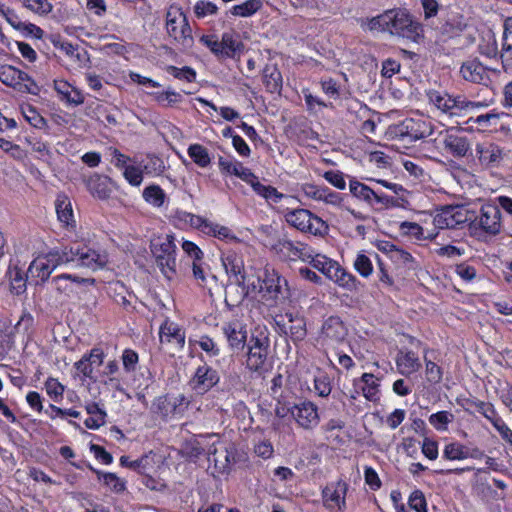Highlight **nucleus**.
Instances as JSON below:
<instances>
[{
  "instance_id": "obj_1",
  "label": "nucleus",
  "mask_w": 512,
  "mask_h": 512,
  "mask_svg": "<svg viewBox=\"0 0 512 512\" xmlns=\"http://www.w3.org/2000/svg\"><path fill=\"white\" fill-rule=\"evenodd\" d=\"M106 263L105 254L87 245L73 243L61 248L56 247L47 254L37 257L29 265L28 272L32 276L46 281L51 273L62 264H71L73 267H83L95 271L103 268Z\"/></svg>"
},
{
  "instance_id": "obj_2",
  "label": "nucleus",
  "mask_w": 512,
  "mask_h": 512,
  "mask_svg": "<svg viewBox=\"0 0 512 512\" xmlns=\"http://www.w3.org/2000/svg\"><path fill=\"white\" fill-rule=\"evenodd\" d=\"M367 27L370 31L388 32L393 36L407 38L418 42L423 38L422 24L406 9H390L384 13L367 20Z\"/></svg>"
},
{
  "instance_id": "obj_3",
  "label": "nucleus",
  "mask_w": 512,
  "mask_h": 512,
  "mask_svg": "<svg viewBox=\"0 0 512 512\" xmlns=\"http://www.w3.org/2000/svg\"><path fill=\"white\" fill-rule=\"evenodd\" d=\"M468 229L472 237L483 242L500 235L504 230L500 207L495 202L482 204L475 217L469 222Z\"/></svg>"
},
{
  "instance_id": "obj_4",
  "label": "nucleus",
  "mask_w": 512,
  "mask_h": 512,
  "mask_svg": "<svg viewBox=\"0 0 512 512\" xmlns=\"http://www.w3.org/2000/svg\"><path fill=\"white\" fill-rule=\"evenodd\" d=\"M426 96L430 104L449 116H457L462 111H471L484 106L482 102L469 101L464 96H451L447 92L434 89L428 90Z\"/></svg>"
},
{
  "instance_id": "obj_5",
  "label": "nucleus",
  "mask_w": 512,
  "mask_h": 512,
  "mask_svg": "<svg viewBox=\"0 0 512 512\" xmlns=\"http://www.w3.org/2000/svg\"><path fill=\"white\" fill-rule=\"evenodd\" d=\"M151 252L162 274L171 280L176 276V245L171 235L158 237L151 242Z\"/></svg>"
},
{
  "instance_id": "obj_6",
  "label": "nucleus",
  "mask_w": 512,
  "mask_h": 512,
  "mask_svg": "<svg viewBox=\"0 0 512 512\" xmlns=\"http://www.w3.org/2000/svg\"><path fill=\"white\" fill-rule=\"evenodd\" d=\"M306 263H309L314 269H317L341 287L347 289L355 287V277L351 273L346 272L336 261L323 254L315 253L312 250L310 258Z\"/></svg>"
},
{
  "instance_id": "obj_7",
  "label": "nucleus",
  "mask_w": 512,
  "mask_h": 512,
  "mask_svg": "<svg viewBox=\"0 0 512 512\" xmlns=\"http://www.w3.org/2000/svg\"><path fill=\"white\" fill-rule=\"evenodd\" d=\"M433 133V125L430 121L421 118H406L400 123L389 126L388 134L398 140L415 142L426 138Z\"/></svg>"
},
{
  "instance_id": "obj_8",
  "label": "nucleus",
  "mask_w": 512,
  "mask_h": 512,
  "mask_svg": "<svg viewBox=\"0 0 512 512\" xmlns=\"http://www.w3.org/2000/svg\"><path fill=\"white\" fill-rule=\"evenodd\" d=\"M221 261L226 270V273L230 277H234V284L236 285V290L238 292L236 296H233L231 292L227 291L225 301L227 304H229V301L232 302V305L240 304L245 299L249 292V288H245L243 261L234 252H229L226 255L222 256Z\"/></svg>"
},
{
  "instance_id": "obj_9",
  "label": "nucleus",
  "mask_w": 512,
  "mask_h": 512,
  "mask_svg": "<svg viewBox=\"0 0 512 512\" xmlns=\"http://www.w3.org/2000/svg\"><path fill=\"white\" fill-rule=\"evenodd\" d=\"M284 216L288 224L301 232L310 233L315 236L327 233V224L307 209L287 210Z\"/></svg>"
},
{
  "instance_id": "obj_10",
  "label": "nucleus",
  "mask_w": 512,
  "mask_h": 512,
  "mask_svg": "<svg viewBox=\"0 0 512 512\" xmlns=\"http://www.w3.org/2000/svg\"><path fill=\"white\" fill-rule=\"evenodd\" d=\"M167 33L177 43L188 48L193 43L192 30L186 15L179 9H171L167 12Z\"/></svg>"
},
{
  "instance_id": "obj_11",
  "label": "nucleus",
  "mask_w": 512,
  "mask_h": 512,
  "mask_svg": "<svg viewBox=\"0 0 512 512\" xmlns=\"http://www.w3.org/2000/svg\"><path fill=\"white\" fill-rule=\"evenodd\" d=\"M348 330L343 321L337 316L326 319L318 337V343L325 349H336L345 342Z\"/></svg>"
},
{
  "instance_id": "obj_12",
  "label": "nucleus",
  "mask_w": 512,
  "mask_h": 512,
  "mask_svg": "<svg viewBox=\"0 0 512 512\" xmlns=\"http://www.w3.org/2000/svg\"><path fill=\"white\" fill-rule=\"evenodd\" d=\"M349 190L355 199L365 203L369 207L380 205L381 208H387L394 204L393 197L378 192L355 178L349 181Z\"/></svg>"
},
{
  "instance_id": "obj_13",
  "label": "nucleus",
  "mask_w": 512,
  "mask_h": 512,
  "mask_svg": "<svg viewBox=\"0 0 512 512\" xmlns=\"http://www.w3.org/2000/svg\"><path fill=\"white\" fill-rule=\"evenodd\" d=\"M0 81L4 85L12 87L19 92L30 94H37L38 92V86L30 76L11 65H3L0 67Z\"/></svg>"
},
{
  "instance_id": "obj_14",
  "label": "nucleus",
  "mask_w": 512,
  "mask_h": 512,
  "mask_svg": "<svg viewBox=\"0 0 512 512\" xmlns=\"http://www.w3.org/2000/svg\"><path fill=\"white\" fill-rule=\"evenodd\" d=\"M272 250L285 261L307 262L310 258L312 248L305 243L292 241L286 237L279 238L273 245Z\"/></svg>"
},
{
  "instance_id": "obj_15",
  "label": "nucleus",
  "mask_w": 512,
  "mask_h": 512,
  "mask_svg": "<svg viewBox=\"0 0 512 512\" xmlns=\"http://www.w3.org/2000/svg\"><path fill=\"white\" fill-rule=\"evenodd\" d=\"M251 343L246 360L247 368L250 371L262 374L270 368L267 361L269 341L266 337H253Z\"/></svg>"
},
{
  "instance_id": "obj_16",
  "label": "nucleus",
  "mask_w": 512,
  "mask_h": 512,
  "mask_svg": "<svg viewBox=\"0 0 512 512\" xmlns=\"http://www.w3.org/2000/svg\"><path fill=\"white\" fill-rule=\"evenodd\" d=\"M208 461L214 464L216 473H229L235 462L234 447L220 441L213 442L208 448Z\"/></svg>"
},
{
  "instance_id": "obj_17",
  "label": "nucleus",
  "mask_w": 512,
  "mask_h": 512,
  "mask_svg": "<svg viewBox=\"0 0 512 512\" xmlns=\"http://www.w3.org/2000/svg\"><path fill=\"white\" fill-rule=\"evenodd\" d=\"M461 132L455 127L440 132L444 149L456 158L466 157L471 152V143Z\"/></svg>"
},
{
  "instance_id": "obj_18",
  "label": "nucleus",
  "mask_w": 512,
  "mask_h": 512,
  "mask_svg": "<svg viewBox=\"0 0 512 512\" xmlns=\"http://www.w3.org/2000/svg\"><path fill=\"white\" fill-rule=\"evenodd\" d=\"M275 324L279 333L289 336L294 343L302 341L307 335L305 319L297 314L280 315L275 319Z\"/></svg>"
},
{
  "instance_id": "obj_19",
  "label": "nucleus",
  "mask_w": 512,
  "mask_h": 512,
  "mask_svg": "<svg viewBox=\"0 0 512 512\" xmlns=\"http://www.w3.org/2000/svg\"><path fill=\"white\" fill-rule=\"evenodd\" d=\"M467 220V213L463 207L445 206L434 216L433 223L438 229H455Z\"/></svg>"
},
{
  "instance_id": "obj_20",
  "label": "nucleus",
  "mask_w": 512,
  "mask_h": 512,
  "mask_svg": "<svg viewBox=\"0 0 512 512\" xmlns=\"http://www.w3.org/2000/svg\"><path fill=\"white\" fill-rule=\"evenodd\" d=\"M219 380L218 372L204 363L196 369L194 376L190 380V386L197 393L203 394L213 388Z\"/></svg>"
},
{
  "instance_id": "obj_21",
  "label": "nucleus",
  "mask_w": 512,
  "mask_h": 512,
  "mask_svg": "<svg viewBox=\"0 0 512 512\" xmlns=\"http://www.w3.org/2000/svg\"><path fill=\"white\" fill-rule=\"evenodd\" d=\"M291 415L298 425L304 429H312L319 423L318 408L310 401L295 404L291 408Z\"/></svg>"
},
{
  "instance_id": "obj_22",
  "label": "nucleus",
  "mask_w": 512,
  "mask_h": 512,
  "mask_svg": "<svg viewBox=\"0 0 512 512\" xmlns=\"http://www.w3.org/2000/svg\"><path fill=\"white\" fill-rule=\"evenodd\" d=\"M222 332L231 349L242 350L244 348L247 339V330L245 324L240 320L234 319L224 323Z\"/></svg>"
},
{
  "instance_id": "obj_23",
  "label": "nucleus",
  "mask_w": 512,
  "mask_h": 512,
  "mask_svg": "<svg viewBox=\"0 0 512 512\" xmlns=\"http://www.w3.org/2000/svg\"><path fill=\"white\" fill-rule=\"evenodd\" d=\"M476 153L480 163L488 167L500 166L506 156L504 149L494 143L477 144Z\"/></svg>"
},
{
  "instance_id": "obj_24",
  "label": "nucleus",
  "mask_w": 512,
  "mask_h": 512,
  "mask_svg": "<svg viewBox=\"0 0 512 512\" xmlns=\"http://www.w3.org/2000/svg\"><path fill=\"white\" fill-rule=\"evenodd\" d=\"M347 485L344 482H338L335 485H328L323 490L324 505L330 509H339L345 506V495Z\"/></svg>"
},
{
  "instance_id": "obj_25",
  "label": "nucleus",
  "mask_w": 512,
  "mask_h": 512,
  "mask_svg": "<svg viewBox=\"0 0 512 512\" xmlns=\"http://www.w3.org/2000/svg\"><path fill=\"white\" fill-rule=\"evenodd\" d=\"M184 401L185 398L183 395L173 398L159 396L153 401L151 411L162 418H168L177 412L178 407H180Z\"/></svg>"
},
{
  "instance_id": "obj_26",
  "label": "nucleus",
  "mask_w": 512,
  "mask_h": 512,
  "mask_svg": "<svg viewBox=\"0 0 512 512\" xmlns=\"http://www.w3.org/2000/svg\"><path fill=\"white\" fill-rule=\"evenodd\" d=\"M460 74L464 80L477 84L485 83L489 79L486 68L476 59L465 61L460 68Z\"/></svg>"
},
{
  "instance_id": "obj_27",
  "label": "nucleus",
  "mask_w": 512,
  "mask_h": 512,
  "mask_svg": "<svg viewBox=\"0 0 512 512\" xmlns=\"http://www.w3.org/2000/svg\"><path fill=\"white\" fill-rule=\"evenodd\" d=\"M95 282L94 279L78 277L71 274H61L52 279V284L55 289L66 296H70L74 293V285L80 284H93Z\"/></svg>"
},
{
  "instance_id": "obj_28",
  "label": "nucleus",
  "mask_w": 512,
  "mask_h": 512,
  "mask_svg": "<svg viewBox=\"0 0 512 512\" xmlns=\"http://www.w3.org/2000/svg\"><path fill=\"white\" fill-rule=\"evenodd\" d=\"M109 178L99 174H93L85 180V184L89 192L99 199H106L110 195L108 187Z\"/></svg>"
},
{
  "instance_id": "obj_29",
  "label": "nucleus",
  "mask_w": 512,
  "mask_h": 512,
  "mask_svg": "<svg viewBox=\"0 0 512 512\" xmlns=\"http://www.w3.org/2000/svg\"><path fill=\"white\" fill-rule=\"evenodd\" d=\"M12 293L19 295L26 291L27 276L17 264H10L6 273Z\"/></svg>"
},
{
  "instance_id": "obj_30",
  "label": "nucleus",
  "mask_w": 512,
  "mask_h": 512,
  "mask_svg": "<svg viewBox=\"0 0 512 512\" xmlns=\"http://www.w3.org/2000/svg\"><path fill=\"white\" fill-rule=\"evenodd\" d=\"M161 342H175L179 348H183L185 344V332L173 322H165L160 327Z\"/></svg>"
},
{
  "instance_id": "obj_31",
  "label": "nucleus",
  "mask_w": 512,
  "mask_h": 512,
  "mask_svg": "<svg viewBox=\"0 0 512 512\" xmlns=\"http://www.w3.org/2000/svg\"><path fill=\"white\" fill-rule=\"evenodd\" d=\"M396 364L399 372L405 376L411 375L421 367L419 358L412 351L400 352L396 358Z\"/></svg>"
},
{
  "instance_id": "obj_32",
  "label": "nucleus",
  "mask_w": 512,
  "mask_h": 512,
  "mask_svg": "<svg viewBox=\"0 0 512 512\" xmlns=\"http://www.w3.org/2000/svg\"><path fill=\"white\" fill-rule=\"evenodd\" d=\"M359 383H363L361 386L364 397L369 401H376L379 394V383L378 379L371 373H364L359 379L354 380V385L358 386Z\"/></svg>"
},
{
  "instance_id": "obj_33",
  "label": "nucleus",
  "mask_w": 512,
  "mask_h": 512,
  "mask_svg": "<svg viewBox=\"0 0 512 512\" xmlns=\"http://www.w3.org/2000/svg\"><path fill=\"white\" fill-rule=\"evenodd\" d=\"M263 83L270 93H280L282 89V75L275 65H266L263 69Z\"/></svg>"
},
{
  "instance_id": "obj_34",
  "label": "nucleus",
  "mask_w": 512,
  "mask_h": 512,
  "mask_svg": "<svg viewBox=\"0 0 512 512\" xmlns=\"http://www.w3.org/2000/svg\"><path fill=\"white\" fill-rule=\"evenodd\" d=\"M85 409L89 414V417L84 421L88 429L96 430L105 424L107 414L97 403H88Z\"/></svg>"
},
{
  "instance_id": "obj_35",
  "label": "nucleus",
  "mask_w": 512,
  "mask_h": 512,
  "mask_svg": "<svg viewBox=\"0 0 512 512\" xmlns=\"http://www.w3.org/2000/svg\"><path fill=\"white\" fill-rule=\"evenodd\" d=\"M57 217L66 226L74 224V215L70 200L65 195H59L55 203Z\"/></svg>"
},
{
  "instance_id": "obj_36",
  "label": "nucleus",
  "mask_w": 512,
  "mask_h": 512,
  "mask_svg": "<svg viewBox=\"0 0 512 512\" xmlns=\"http://www.w3.org/2000/svg\"><path fill=\"white\" fill-rule=\"evenodd\" d=\"M282 283L286 284V280L278 274L267 275L263 280V291H265L270 299H278L282 295Z\"/></svg>"
},
{
  "instance_id": "obj_37",
  "label": "nucleus",
  "mask_w": 512,
  "mask_h": 512,
  "mask_svg": "<svg viewBox=\"0 0 512 512\" xmlns=\"http://www.w3.org/2000/svg\"><path fill=\"white\" fill-rule=\"evenodd\" d=\"M187 153L193 162L201 168H206L211 164L210 154L207 148L201 144H191Z\"/></svg>"
},
{
  "instance_id": "obj_38",
  "label": "nucleus",
  "mask_w": 512,
  "mask_h": 512,
  "mask_svg": "<svg viewBox=\"0 0 512 512\" xmlns=\"http://www.w3.org/2000/svg\"><path fill=\"white\" fill-rule=\"evenodd\" d=\"M206 229V235L216 237L220 240L232 242L239 241V239L235 236L232 230L227 227L220 225L218 223L209 222V225L204 226Z\"/></svg>"
},
{
  "instance_id": "obj_39",
  "label": "nucleus",
  "mask_w": 512,
  "mask_h": 512,
  "mask_svg": "<svg viewBox=\"0 0 512 512\" xmlns=\"http://www.w3.org/2000/svg\"><path fill=\"white\" fill-rule=\"evenodd\" d=\"M111 289L113 290V300L117 305L127 311L133 308L131 300L134 296L126 290L123 284L115 283Z\"/></svg>"
},
{
  "instance_id": "obj_40",
  "label": "nucleus",
  "mask_w": 512,
  "mask_h": 512,
  "mask_svg": "<svg viewBox=\"0 0 512 512\" xmlns=\"http://www.w3.org/2000/svg\"><path fill=\"white\" fill-rule=\"evenodd\" d=\"M155 101L163 107H173L183 99L182 95L175 90L168 88L162 92L153 93Z\"/></svg>"
},
{
  "instance_id": "obj_41",
  "label": "nucleus",
  "mask_w": 512,
  "mask_h": 512,
  "mask_svg": "<svg viewBox=\"0 0 512 512\" xmlns=\"http://www.w3.org/2000/svg\"><path fill=\"white\" fill-rule=\"evenodd\" d=\"M443 458L447 460L467 459L469 458V450L460 443H449L444 447Z\"/></svg>"
},
{
  "instance_id": "obj_42",
  "label": "nucleus",
  "mask_w": 512,
  "mask_h": 512,
  "mask_svg": "<svg viewBox=\"0 0 512 512\" xmlns=\"http://www.w3.org/2000/svg\"><path fill=\"white\" fill-rule=\"evenodd\" d=\"M260 0H247L231 8L230 12L234 16L249 17L261 8Z\"/></svg>"
},
{
  "instance_id": "obj_43",
  "label": "nucleus",
  "mask_w": 512,
  "mask_h": 512,
  "mask_svg": "<svg viewBox=\"0 0 512 512\" xmlns=\"http://www.w3.org/2000/svg\"><path fill=\"white\" fill-rule=\"evenodd\" d=\"M221 57L232 58L240 50L242 44L230 33H224L221 39Z\"/></svg>"
},
{
  "instance_id": "obj_44",
  "label": "nucleus",
  "mask_w": 512,
  "mask_h": 512,
  "mask_svg": "<svg viewBox=\"0 0 512 512\" xmlns=\"http://www.w3.org/2000/svg\"><path fill=\"white\" fill-rule=\"evenodd\" d=\"M252 188L259 196L265 198L267 201H272L273 203H278L284 197V195L278 192L276 188L270 185H263L259 180L253 184Z\"/></svg>"
},
{
  "instance_id": "obj_45",
  "label": "nucleus",
  "mask_w": 512,
  "mask_h": 512,
  "mask_svg": "<svg viewBox=\"0 0 512 512\" xmlns=\"http://www.w3.org/2000/svg\"><path fill=\"white\" fill-rule=\"evenodd\" d=\"M143 198L155 207H160L165 201V193L158 185H150L143 190Z\"/></svg>"
},
{
  "instance_id": "obj_46",
  "label": "nucleus",
  "mask_w": 512,
  "mask_h": 512,
  "mask_svg": "<svg viewBox=\"0 0 512 512\" xmlns=\"http://www.w3.org/2000/svg\"><path fill=\"white\" fill-rule=\"evenodd\" d=\"M454 415L449 411H439L429 416V423L438 431H446L448 424L453 422Z\"/></svg>"
},
{
  "instance_id": "obj_47",
  "label": "nucleus",
  "mask_w": 512,
  "mask_h": 512,
  "mask_svg": "<svg viewBox=\"0 0 512 512\" xmlns=\"http://www.w3.org/2000/svg\"><path fill=\"white\" fill-rule=\"evenodd\" d=\"M99 480L108 486L113 492L120 493L126 488L125 482L114 473H103L96 471Z\"/></svg>"
},
{
  "instance_id": "obj_48",
  "label": "nucleus",
  "mask_w": 512,
  "mask_h": 512,
  "mask_svg": "<svg viewBox=\"0 0 512 512\" xmlns=\"http://www.w3.org/2000/svg\"><path fill=\"white\" fill-rule=\"evenodd\" d=\"M146 169V166L142 168L141 166L130 164L123 170V177L130 185L138 187L143 181V173Z\"/></svg>"
},
{
  "instance_id": "obj_49",
  "label": "nucleus",
  "mask_w": 512,
  "mask_h": 512,
  "mask_svg": "<svg viewBox=\"0 0 512 512\" xmlns=\"http://www.w3.org/2000/svg\"><path fill=\"white\" fill-rule=\"evenodd\" d=\"M22 2L26 9L39 16H45L53 9V5L48 0H22Z\"/></svg>"
},
{
  "instance_id": "obj_50",
  "label": "nucleus",
  "mask_w": 512,
  "mask_h": 512,
  "mask_svg": "<svg viewBox=\"0 0 512 512\" xmlns=\"http://www.w3.org/2000/svg\"><path fill=\"white\" fill-rule=\"evenodd\" d=\"M475 409L478 413L483 415L486 419H488L492 425L497 423L501 417L498 416L497 411L491 403L477 401L474 403Z\"/></svg>"
},
{
  "instance_id": "obj_51",
  "label": "nucleus",
  "mask_w": 512,
  "mask_h": 512,
  "mask_svg": "<svg viewBox=\"0 0 512 512\" xmlns=\"http://www.w3.org/2000/svg\"><path fill=\"white\" fill-rule=\"evenodd\" d=\"M314 388L320 397H327L331 393L330 378L325 373H319L314 379Z\"/></svg>"
},
{
  "instance_id": "obj_52",
  "label": "nucleus",
  "mask_w": 512,
  "mask_h": 512,
  "mask_svg": "<svg viewBox=\"0 0 512 512\" xmlns=\"http://www.w3.org/2000/svg\"><path fill=\"white\" fill-rule=\"evenodd\" d=\"M355 270L363 277H368L373 271L372 262L365 254H358L354 261Z\"/></svg>"
},
{
  "instance_id": "obj_53",
  "label": "nucleus",
  "mask_w": 512,
  "mask_h": 512,
  "mask_svg": "<svg viewBox=\"0 0 512 512\" xmlns=\"http://www.w3.org/2000/svg\"><path fill=\"white\" fill-rule=\"evenodd\" d=\"M181 220H183L186 223H189L191 227L198 229L203 234L206 233V229L204 226L209 225V222H210L209 220H207L199 215H194L192 213H187V212L183 213Z\"/></svg>"
},
{
  "instance_id": "obj_54",
  "label": "nucleus",
  "mask_w": 512,
  "mask_h": 512,
  "mask_svg": "<svg viewBox=\"0 0 512 512\" xmlns=\"http://www.w3.org/2000/svg\"><path fill=\"white\" fill-rule=\"evenodd\" d=\"M62 49L68 56L75 58L80 65L85 66L89 62V55L85 50L79 51L77 47L70 43L63 44Z\"/></svg>"
},
{
  "instance_id": "obj_55",
  "label": "nucleus",
  "mask_w": 512,
  "mask_h": 512,
  "mask_svg": "<svg viewBox=\"0 0 512 512\" xmlns=\"http://www.w3.org/2000/svg\"><path fill=\"white\" fill-rule=\"evenodd\" d=\"M168 72L177 79L193 82L196 78V72L190 67L177 68L169 66Z\"/></svg>"
},
{
  "instance_id": "obj_56",
  "label": "nucleus",
  "mask_w": 512,
  "mask_h": 512,
  "mask_svg": "<svg viewBox=\"0 0 512 512\" xmlns=\"http://www.w3.org/2000/svg\"><path fill=\"white\" fill-rule=\"evenodd\" d=\"M323 177L326 181H328L331 185H333L335 188L339 190H343L346 187L344 174L339 170L326 171Z\"/></svg>"
},
{
  "instance_id": "obj_57",
  "label": "nucleus",
  "mask_w": 512,
  "mask_h": 512,
  "mask_svg": "<svg viewBox=\"0 0 512 512\" xmlns=\"http://www.w3.org/2000/svg\"><path fill=\"white\" fill-rule=\"evenodd\" d=\"M500 115L495 112H489L486 114H482L477 116L475 119H470L473 121V123L477 124L479 127L486 129L493 125H496L497 121L499 120Z\"/></svg>"
},
{
  "instance_id": "obj_58",
  "label": "nucleus",
  "mask_w": 512,
  "mask_h": 512,
  "mask_svg": "<svg viewBox=\"0 0 512 512\" xmlns=\"http://www.w3.org/2000/svg\"><path fill=\"white\" fill-rule=\"evenodd\" d=\"M426 362V378L431 383H439L442 379L441 368L425 356Z\"/></svg>"
},
{
  "instance_id": "obj_59",
  "label": "nucleus",
  "mask_w": 512,
  "mask_h": 512,
  "mask_svg": "<svg viewBox=\"0 0 512 512\" xmlns=\"http://www.w3.org/2000/svg\"><path fill=\"white\" fill-rule=\"evenodd\" d=\"M409 506L416 512H424L426 509V499L424 497V494L419 491L415 490L411 493L409 497Z\"/></svg>"
},
{
  "instance_id": "obj_60",
  "label": "nucleus",
  "mask_w": 512,
  "mask_h": 512,
  "mask_svg": "<svg viewBox=\"0 0 512 512\" xmlns=\"http://www.w3.org/2000/svg\"><path fill=\"white\" fill-rule=\"evenodd\" d=\"M216 11L217 6L210 1L199 0L194 6V12L197 17H205L206 15L215 14Z\"/></svg>"
},
{
  "instance_id": "obj_61",
  "label": "nucleus",
  "mask_w": 512,
  "mask_h": 512,
  "mask_svg": "<svg viewBox=\"0 0 512 512\" xmlns=\"http://www.w3.org/2000/svg\"><path fill=\"white\" fill-rule=\"evenodd\" d=\"M45 389L50 397L55 399L62 397L64 386L55 378H48L45 382Z\"/></svg>"
},
{
  "instance_id": "obj_62",
  "label": "nucleus",
  "mask_w": 512,
  "mask_h": 512,
  "mask_svg": "<svg viewBox=\"0 0 512 512\" xmlns=\"http://www.w3.org/2000/svg\"><path fill=\"white\" fill-rule=\"evenodd\" d=\"M74 367L78 372H80L83 375L84 378L95 381V378L93 376L94 367L91 365L89 360H87L84 355L79 361H77L74 364Z\"/></svg>"
},
{
  "instance_id": "obj_63",
  "label": "nucleus",
  "mask_w": 512,
  "mask_h": 512,
  "mask_svg": "<svg viewBox=\"0 0 512 512\" xmlns=\"http://www.w3.org/2000/svg\"><path fill=\"white\" fill-rule=\"evenodd\" d=\"M211 436H200L198 439H195L193 442L190 443L189 445V454L190 456L192 457H199L201 456L202 454L205 453V447H206V442H207V439L210 438Z\"/></svg>"
},
{
  "instance_id": "obj_64",
  "label": "nucleus",
  "mask_w": 512,
  "mask_h": 512,
  "mask_svg": "<svg viewBox=\"0 0 512 512\" xmlns=\"http://www.w3.org/2000/svg\"><path fill=\"white\" fill-rule=\"evenodd\" d=\"M123 367L127 372H132L136 368V364L138 363V354L131 350L126 349L122 355Z\"/></svg>"
}]
</instances>
